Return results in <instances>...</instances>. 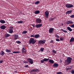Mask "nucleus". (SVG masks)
<instances>
[{"mask_svg": "<svg viewBox=\"0 0 74 74\" xmlns=\"http://www.w3.org/2000/svg\"><path fill=\"white\" fill-rule=\"evenodd\" d=\"M11 54H13V53H11Z\"/></svg>", "mask_w": 74, "mask_h": 74, "instance_id": "6e6d98bb", "label": "nucleus"}, {"mask_svg": "<svg viewBox=\"0 0 74 74\" xmlns=\"http://www.w3.org/2000/svg\"><path fill=\"white\" fill-rule=\"evenodd\" d=\"M54 42V41H53V40H51V41L50 42V43H53Z\"/></svg>", "mask_w": 74, "mask_h": 74, "instance_id": "a18cd8bd", "label": "nucleus"}, {"mask_svg": "<svg viewBox=\"0 0 74 74\" xmlns=\"http://www.w3.org/2000/svg\"><path fill=\"white\" fill-rule=\"evenodd\" d=\"M50 59H49V58L47 59L46 58H44L43 60H42V61H48V60H50Z\"/></svg>", "mask_w": 74, "mask_h": 74, "instance_id": "bb28decb", "label": "nucleus"}, {"mask_svg": "<svg viewBox=\"0 0 74 74\" xmlns=\"http://www.w3.org/2000/svg\"><path fill=\"white\" fill-rule=\"evenodd\" d=\"M40 2L39 1H37L35 3V4H38Z\"/></svg>", "mask_w": 74, "mask_h": 74, "instance_id": "4c0bfd02", "label": "nucleus"}, {"mask_svg": "<svg viewBox=\"0 0 74 74\" xmlns=\"http://www.w3.org/2000/svg\"><path fill=\"white\" fill-rule=\"evenodd\" d=\"M58 64L57 63H55L53 64V66L54 68H57L58 67Z\"/></svg>", "mask_w": 74, "mask_h": 74, "instance_id": "ddd939ff", "label": "nucleus"}, {"mask_svg": "<svg viewBox=\"0 0 74 74\" xmlns=\"http://www.w3.org/2000/svg\"><path fill=\"white\" fill-rule=\"evenodd\" d=\"M40 40L38 41V43L39 44H42V45L44 44L45 42H46V40Z\"/></svg>", "mask_w": 74, "mask_h": 74, "instance_id": "20e7f679", "label": "nucleus"}, {"mask_svg": "<svg viewBox=\"0 0 74 74\" xmlns=\"http://www.w3.org/2000/svg\"><path fill=\"white\" fill-rule=\"evenodd\" d=\"M3 61L2 60H1L0 61V64H1L3 63Z\"/></svg>", "mask_w": 74, "mask_h": 74, "instance_id": "8fccbe9b", "label": "nucleus"}, {"mask_svg": "<svg viewBox=\"0 0 74 74\" xmlns=\"http://www.w3.org/2000/svg\"><path fill=\"white\" fill-rule=\"evenodd\" d=\"M40 37V36L39 34H36L35 36H34V37L35 38H38Z\"/></svg>", "mask_w": 74, "mask_h": 74, "instance_id": "4468645a", "label": "nucleus"}, {"mask_svg": "<svg viewBox=\"0 0 74 74\" xmlns=\"http://www.w3.org/2000/svg\"><path fill=\"white\" fill-rule=\"evenodd\" d=\"M72 12V10L68 11L67 12H66V14H70Z\"/></svg>", "mask_w": 74, "mask_h": 74, "instance_id": "f3484780", "label": "nucleus"}, {"mask_svg": "<svg viewBox=\"0 0 74 74\" xmlns=\"http://www.w3.org/2000/svg\"><path fill=\"white\" fill-rule=\"evenodd\" d=\"M29 42L30 44H32V45H34L36 42V40H34V39L32 38H31L30 39V40L29 41Z\"/></svg>", "mask_w": 74, "mask_h": 74, "instance_id": "f257e3e1", "label": "nucleus"}, {"mask_svg": "<svg viewBox=\"0 0 74 74\" xmlns=\"http://www.w3.org/2000/svg\"><path fill=\"white\" fill-rule=\"evenodd\" d=\"M60 40L59 39H58V38H56V41H58V42H59V41H60Z\"/></svg>", "mask_w": 74, "mask_h": 74, "instance_id": "58836bf2", "label": "nucleus"}, {"mask_svg": "<svg viewBox=\"0 0 74 74\" xmlns=\"http://www.w3.org/2000/svg\"><path fill=\"white\" fill-rule=\"evenodd\" d=\"M23 23V21H18V22L17 23L18 24H22Z\"/></svg>", "mask_w": 74, "mask_h": 74, "instance_id": "2f4dec72", "label": "nucleus"}, {"mask_svg": "<svg viewBox=\"0 0 74 74\" xmlns=\"http://www.w3.org/2000/svg\"><path fill=\"white\" fill-rule=\"evenodd\" d=\"M5 51H6V53H10V52H11V50L8 49H6V50H5Z\"/></svg>", "mask_w": 74, "mask_h": 74, "instance_id": "b1692460", "label": "nucleus"}, {"mask_svg": "<svg viewBox=\"0 0 74 74\" xmlns=\"http://www.w3.org/2000/svg\"><path fill=\"white\" fill-rule=\"evenodd\" d=\"M16 43H17L18 44L21 43V42L18 41H16Z\"/></svg>", "mask_w": 74, "mask_h": 74, "instance_id": "72a5a7b5", "label": "nucleus"}, {"mask_svg": "<svg viewBox=\"0 0 74 74\" xmlns=\"http://www.w3.org/2000/svg\"><path fill=\"white\" fill-rule=\"evenodd\" d=\"M10 36V34H5V38H6Z\"/></svg>", "mask_w": 74, "mask_h": 74, "instance_id": "a878e982", "label": "nucleus"}, {"mask_svg": "<svg viewBox=\"0 0 74 74\" xmlns=\"http://www.w3.org/2000/svg\"><path fill=\"white\" fill-rule=\"evenodd\" d=\"M32 26L34 27H36V26H35V25H32Z\"/></svg>", "mask_w": 74, "mask_h": 74, "instance_id": "603ef678", "label": "nucleus"}, {"mask_svg": "<svg viewBox=\"0 0 74 74\" xmlns=\"http://www.w3.org/2000/svg\"><path fill=\"white\" fill-rule=\"evenodd\" d=\"M71 73L72 74H74V70H71Z\"/></svg>", "mask_w": 74, "mask_h": 74, "instance_id": "37998d69", "label": "nucleus"}, {"mask_svg": "<svg viewBox=\"0 0 74 74\" xmlns=\"http://www.w3.org/2000/svg\"><path fill=\"white\" fill-rule=\"evenodd\" d=\"M67 29L70 32L72 31V29H71V28L70 27H67Z\"/></svg>", "mask_w": 74, "mask_h": 74, "instance_id": "4be33fe9", "label": "nucleus"}, {"mask_svg": "<svg viewBox=\"0 0 74 74\" xmlns=\"http://www.w3.org/2000/svg\"><path fill=\"white\" fill-rule=\"evenodd\" d=\"M0 54L1 56H4V55H5V52H4V51H1V52L0 53Z\"/></svg>", "mask_w": 74, "mask_h": 74, "instance_id": "a211bd4d", "label": "nucleus"}, {"mask_svg": "<svg viewBox=\"0 0 74 74\" xmlns=\"http://www.w3.org/2000/svg\"><path fill=\"white\" fill-rule=\"evenodd\" d=\"M20 52L19 51H12V53H14V54H16V53H18Z\"/></svg>", "mask_w": 74, "mask_h": 74, "instance_id": "c85d7f7f", "label": "nucleus"}, {"mask_svg": "<svg viewBox=\"0 0 74 74\" xmlns=\"http://www.w3.org/2000/svg\"><path fill=\"white\" fill-rule=\"evenodd\" d=\"M60 40L61 41L63 40V39L62 38H60Z\"/></svg>", "mask_w": 74, "mask_h": 74, "instance_id": "09e8293b", "label": "nucleus"}, {"mask_svg": "<svg viewBox=\"0 0 74 74\" xmlns=\"http://www.w3.org/2000/svg\"><path fill=\"white\" fill-rule=\"evenodd\" d=\"M45 16L46 18H47L49 16V12H47V11H46L45 12Z\"/></svg>", "mask_w": 74, "mask_h": 74, "instance_id": "6e6552de", "label": "nucleus"}, {"mask_svg": "<svg viewBox=\"0 0 74 74\" xmlns=\"http://www.w3.org/2000/svg\"><path fill=\"white\" fill-rule=\"evenodd\" d=\"M61 30L62 31V32H64L65 33H67L68 32L67 31L64 30L62 29H61Z\"/></svg>", "mask_w": 74, "mask_h": 74, "instance_id": "c756f323", "label": "nucleus"}, {"mask_svg": "<svg viewBox=\"0 0 74 74\" xmlns=\"http://www.w3.org/2000/svg\"><path fill=\"white\" fill-rule=\"evenodd\" d=\"M63 24H62V26H63Z\"/></svg>", "mask_w": 74, "mask_h": 74, "instance_id": "5fc2aeb1", "label": "nucleus"}, {"mask_svg": "<svg viewBox=\"0 0 74 74\" xmlns=\"http://www.w3.org/2000/svg\"><path fill=\"white\" fill-rule=\"evenodd\" d=\"M70 17L71 18H74V14L72 15L71 16H70Z\"/></svg>", "mask_w": 74, "mask_h": 74, "instance_id": "c03bdc74", "label": "nucleus"}, {"mask_svg": "<svg viewBox=\"0 0 74 74\" xmlns=\"http://www.w3.org/2000/svg\"><path fill=\"white\" fill-rule=\"evenodd\" d=\"M27 33V31H23V32L22 33V34H26Z\"/></svg>", "mask_w": 74, "mask_h": 74, "instance_id": "7c9ffc66", "label": "nucleus"}, {"mask_svg": "<svg viewBox=\"0 0 74 74\" xmlns=\"http://www.w3.org/2000/svg\"><path fill=\"white\" fill-rule=\"evenodd\" d=\"M73 24V22L70 21H66V24Z\"/></svg>", "mask_w": 74, "mask_h": 74, "instance_id": "2eb2a0df", "label": "nucleus"}, {"mask_svg": "<svg viewBox=\"0 0 74 74\" xmlns=\"http://www.w3.org/2000/svg\"><path fill=\"white\" fill-rule=\"evenodd\" d=\"M44 48H40V50L41 51H44Z\"/></svg>", "mask_w": 74, "mask_h": 74, "instance_id": "c9c22d12", "label": "nucleus"}, {"mask_svg": "<svg viewBox=\"0 0 74 74\" xmlns=\"http://www.w3.org/2000/svg\"><path fill=\"white\" fill-rule=\"evenodd\" d=\"M0 23L2 24H4L5 23V21L4 20H1L0 21Z\"/></svg>", "mask_w": 74, "mask_h": 74, "instance_id": "393cba45", "label": "nucleus"}, {"mask_svg": "<svg viewBox=\"0 0 74 74\" xmlns=\"http://www.w3.org/2000/svg\"><path fill=\"white\" fill-rule=\"evenodd\" d=\"M42 24H37L36 25V27L37 28H39V27H42Z\"/></svg>", "mask_w": 74, "mask_h": 74, "instance_id": "9b49d317", "label": "nucleus"}, {"mask_svg": "<svg viewBox=\"0 0 74 74\" xmlns=\"http://www.w3.org/2000/svg\"><path fill=\"white\" fill-rule=\"evenodd\" d=\"M54 19H50V21H52L54 20Z\"/></svg>", "mask_w": 74, "mask_h": 74, "instance_id": "864d4df0", "label": "nucleus"}, {"mask_svg": "<svg viewBox=\"0 0 74 74\" xmlns=\"http://www.w3.org/2000/svg\"><path fill=\"white\" fill-rule=\"evenodd\" d=\"M47 61H43L42 60H40V62H41V63H44V62H46Z\"/></svg>", "mask_w": 74, "mask_h": 74, "instance_id": "473e14b6", "label": "nucleus"}, {"mask_svg": "<svg viewBox=\"0 0 74 74\" xmlns=\"http://www.w3.org/2000/svg\"><path fill=\"white\" fill-rule=\"evenodd\" d=\"M70 27H71L74 28V24L71 25H70Z\"/></svg>", "mask_w": 74, "mask_h": 74, "instance_id": "f704fd0d", "label": "nucleus"}, {"mask_svg": "<svg viewBox=\"0 0 74 74\" xmlns=\"http://www.w3.org/2000/svg\"><path fill=\"white\" fill-rule=\"evenodd\" d=\"M40 13V11L39 10H36L35 11V12H34V14H37Z\"/></svg>", "mask_w": 74, "mask_h": 74, "instance_id": "5701e85b", "label": "nucleus"}, {"mask_svg": "<svg viewBox=\"0 0 74 74\" xmlns=\"http://www.w3.org/2000/svg\"><path fill=\"white\" fill-rule=\"evenodd\" d=\"M54 30V29L53 28H51L49 29V32L51 34L53 33Z\"/></svg>", "mask_w": 74, "mask_h": 74, "instance_id": "0eeeda50", "label": "nucleus"}, {"mask_svg": "<svg viewBox=\"0 0 74 74\" xmlns=\"http://www.w3.org/2000/svg\"><path fill=\"white\" fill-rule=\"evenodd\" d=\"M72 66H70L68 67V68H66V70L68 71L70 69H71L72 68Z\"/></svg>", "mask_w": 74, "mask_h": 74, "instance_id": "aec40b11", "label": "nucleus"}, {"mask_svg": "<svg viewBox=\"0 0 74 74\" xmlns=\"http://www.w3.org/2000/svg\"><path fill=\"white\" fill-rule=\"evenodd\" d=\"M6 28V27H5V26L4 25H3L0 27V28L2 29H5V28Z\"/></svg>", "mask_w": 74, "mask_h": 74, "instance_id": "dca6fc26", "label": "nucleus"}, {"mask_svg": "<svg viewBox=\"0 0 74 74\" xmlns=\"http://www.w3.org/2000/svg\"><path fill=\"white\" fill-rule=\"evenodd\" d=\"M36 21L37 23L40 24L41 22H42V20L40 19L37 18L36 19Z\"/></svg>", "mask_w": 74, "mask_h": 74, "instance_id": "39448f33", "label": "nucleus"}, {"mask_svg": "<svg viewBox=\"0 0 74 74\" xmlns=\"http://www.w3.org/2000/svg\"><path fill=\"white\" fill-rule=\"evenodd\" d=\"M35 36V35H31V36H30V37H34V36Z\"/></svg>", "mask_w": 74, "mask_h": 74, "instance_id": "49530a36", "label": "nucleus"}, {"mask_svg": "<svg viewBox=\"0 0 74 74\" xmlns=\"http://www.w3.org/2000/svg\"><path fill=\"white\" fill-rule=\"evenodd\" d=\"M26 63H27V62L26 61H25L24 62H23V64H25Z\"/></svg>", "mask_w": 74, "mask_h": 74, "instance_id": "3c124183", "label": "nucleus"}, {"mask_svg": "<svg viewBox=\"0 0 74 74\" xmlns=\"http://www.w3.org/2000/svg\"><path fill=\"white\" fill-rule=\"evenodd\" d=\"M39 71V70L38 69H32L31 70V72H37L38 71Z\"/></svg>", "mask_w": 74, "mask_h": 74, "instance_id": "1a4fd4ad", "label": "nucleus"}, {"mask_svg": "<svg viewBox=\"0 0 74 74\" xmlns=\"http://www.w3.org/2000/svg\"><path fill=\"white\" fill-rule=\"evenodd\" d=\"M56 74H62V72H58L56 73Z\"/></svg>", "mask_w": 74, "mask_h": 74, "instance_id": "ea45409f", "label": "nucleus"}, {"mask_svg": "<svg viewBox=\"0 0 74 74\" xmlns=\"http://www.w3.org/2000/svg\"><path fill=\"white\" fill-rule=\"evenodd\" d=\"M65 6H66V7L67 8H71L73 7V5L69 3L66 4V5H65Z\"/></svg>", "mask_w": 74, "mask_h": 74, "instance_id": "7ed1b4c3", "label": "nucleus"}, {"mask_svg": "<svg viewBox=\"0 0 74 74\" xmlns=\"http://www.w3.org/2000/svg\"><path fill=\"white\" fill-rule=\"evenodd\" d=\"M9 33H13V27H11L10 28Z\"/></svg>", "mask_w": 74, "mask_h": 74, "instance_id": "f8f14e48", "label": "nucleus"}, {"mask_svg": "<svg viewBox=\"0 0 74 74\" xmlns=\"http://www.w3.org/2000/svg\"><path fill=\"white\" fill-rule=\"evenodd\" d=\"M56 17H54V18H50V19H53V20H54V19H56Z\"/></svg>", "mask_w": 74, "mask_h": 74, "instance_id": "79ce46f5", "label": "nucleus"}, {"mask_svg": "<svg viewBox=\"0 0 74 74\" xmlns=\"http://www.w3.org/2000/svg\"><path fill=\"white\" fill-rule=\"evenodd\" d=\"M18 34H15L14 35V40H16L17 39H18Z\"/></svg>", "mask_w": 74, "mask_h": 74, "instance_id": "9d476101", "label": "nucleus"}, {"mask_svg": "<svg viewBox=\"0 0 74 74\" xmlns=\"http://www.w3.org/2000/svg\"><path fill=\"white\" fill-rule=\"evenodd\" d=\"M71 60H72L71 58L68 57L67 58L66 60L65 61V62L67 63V64H69L71 63Z\"/></svg>", "mask_w": 74, "mask_h": 74, "instance_id": "f03ea898", "label": "nucleus"}, {"mask_svg": "<svg viewBox=\"0 0 74 74\" xmlns=\"http://www.w3.org/2000/svg\"><path fill=\"white\" fill-rule=\"evenodd\" d=\"M53 52L55 54H56V50H53Z\"/></svg>", "mask_w": 74, "mask_h": 74, "instance_id": "e433bc0d", "label": "nucleus"}, {"mask_svg": "<svg viewBox=\"0 0 74 74\" xmlns=\"http://www.w3.org/2000/svg\"><path fill=\"white\" fill-rule=\"evenodd\" d=\"M24 67L25 68L28 67H29V66L28 65H27L25 66H24Z\"/></svg>", "mask_w": 74, "mask_h": 74, "instance_id": "de8ad7c7", "label": "nucleus"}, {"mask_svg": "<svg viewBox=\"0 0 74 74\" xmlns=\"http://www.w3.org/2000/svg\"><path fill=\"white\" fill-rule=\"evenodd\" d=\"M27 61H28V62L31 64H32L33 63V60L30 58L27 59Z\"/></svg>", "mask_w": 74, "mask_h": 74, "instance_id": "423d86ee", "label": "nucleus"}, {"mask_svg": "<svg viewBox=\"0 0 74 74\" xmlns=\"http://www.w3.org/2000/svg\"><path fill=\"white\" fill-rule=\"evenodd\" d=\"M55 37H56L58 38H60V36H58V35H55Z\"/></svg>", "mask_w": 74, "mask_h": 74, "instance_id": "a19ab883", "label": "nucleus"}, {"mask_svg": "<svg viewBox=\"0 0 74 74\" xmlns=\"http://www.w3.org/2000/svg\"><path fill=\"white\" fill-rule=\"evenodd\" d=\"M49 62L51 64H53L54 63V61L53 60L50 59L49 60Z\"/></svg>", "mask_w": 74, "mask_h": 74, "instance_id": "412c9836", "label": "nucleus"}, {"mask_svg": "<svg viewBox=\"0 0 74 74\" xmlns=\"http://www.w3.org/2000/svg\"><path fill=\"white\" fill-rule=\"evenodd\" d=\"M24 51H26V49H25V48H22V53H24Z\"/></svg>", "mask_w": 74, "mask_h": 74, "instance_id": "cd10ccee", "label": "nucleus"}, {"mask_svg": "<svg viewBox=\"0 0 74 74\" xmlns=\"http://www.w3.org/2000/svg\"><path fill=\"white\" fill-rule=\"evenodd\" d=\"M74 41V38L72 37L70 39V42H73Z\"/></svg>", "mask_w": 74, "mask_h": 74, "instance_id": "6ab92c4d", "label": "nucleus"}]
</instances>
